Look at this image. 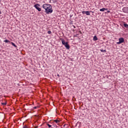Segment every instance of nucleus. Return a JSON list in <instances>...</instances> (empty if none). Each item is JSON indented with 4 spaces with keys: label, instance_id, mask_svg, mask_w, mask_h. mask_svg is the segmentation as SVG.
Masks as SVG:
<instances>
[{
    "label": "nucleus",
    "instance_id": "obj_1",
    "mask_svg": "<svg viewBox=\"0 0 128 128\" xmlns=\"http://www.w3.org/2000/svg\"><path fill=\"white\" fill-rule=\"evenodd\" d=\"M42 8H44V10H45V12L48 14H52V8L51 4H44L42 6Z\"/></svg>",
    "mask_w": 128,
    "mask_h": 128
},
{
    "label": "nucleus",
    "instance_id": "obj_2",
    "mask_svg": "<svg viewBox=\"0 0 128 128\" xmlns=\"http://www.w3.org/2000/svg\"><path fill=\"white\" fill-rule=\"evenodd\" d=\"M60 40H62V44L66 48H67V50H70V45L68 44V42H66L64 39H61Z\"/></svg>",
    "mask_w": 128,
    "mask_h": 128
},
{
    "label": "nucleus",
    "instance_id": "obj_3",
    "mask_svg": "<svg viewBox=\"0 0 128 128\" xmlns=\"http://www.w3.org/2000/svg\"><path fill=\"white\" fill-rule=\"evenodd\" d=\"M119 42H117V44H122L124 42V39L123 38H120L118 39Z\"/></svg>",
    "mask_w": 128,
    "mask_h": 128
},
{
    "label": "nucleus",
    "instance_id": "obj_4",
    "mask_svg": "<svg viewBox=\"0 0 128 128\" xmlns=\"http://www.w3.org/2000/svg\"><path fill=\"white\" fill-rule=\"evenodd\" d=\"M40 4H36L34 6V7L36 8L38 12H40V10H42V8H40Z\"/></svg>",
    "mask_w": 128,
    "mask_h": 128
},
{
    "label": "nucleus",
    "instance_id": "obj_5",
    "mask_svg": "<svg viewBox=\"0 0 128 128\" xmlns=\"http://www.w3.org/2000/svg\"><path fill=\"white\" fill-rule=\"evenodd\" d=\"M90 11H86L85 14L86 16H90Z\"/></svg>",
    "mask_w": 128,
    "mask_h": 128
},
{
    "label": "nucleus",
    "instance_id": "obj_6",
    "mask_svg": "<svg viewBox=\"0 0 128 128\" xmlns=\"http://www.w3.org/2000/svg\"><path fill=\"white\" fill-rule=\"evenodd\" d=\"M100 12H104V10H108V8H102L100 9Z\"/></svg>",
    "mask_w": 128,
    "mask_h": 128
},
{
    "label": "nucleus",
    "instance_id": "obj_7",
    "mask_svg": "<svg viewBox=\"0 0 128 128\" xmlns=\"http://www.w3.org/2000/svg\"><path fill=\"white\" fill-rule=\"evenodd\" d=\"M93 40H98V37H96V36H94L93 38Z\"/></svg>",
    "mask_w": 128,
    "mask_h": 128
},
{
    "label": "nucleus",
    "instance_id": "obj_8",
    "mask_svg": "<svg viewBox=\"0 0 128 128\" xmlns=\"http://www.w3.org/2000/svg\"><path fill=\"white\" fill-rule=\"evenodd\" d=\"M101 52H106V50H100Z\"/></svg>",
    "mask_w": 128,
    "mask_h": 128
},
{
    "label": "nucleus",
    "instance_id": "obj_9",
    "mask_svg": "<svg viewBox=\"0 0 128 128\" xmlns=\"http://www.w3.org/2000/svg\"><path fill=\"white\" fill-rule=\"evenodd\" d=\"M54 122L56 124H58V122H60V120H54Z\"/></svg>",
    "mask_w": 128,
    "mask_h": 128
},
{
    "label": "nucleus",
    "instance_id": "obj_10",
    "mask_svg": "<svg viewBox=\"0 0 128 128\" xmlns=\"http://www.w3.org/2000/svg\"><path fill=\"white\" fill-rule=\"evenodd\" d=\"M12 44L13 45V46H14L15 48H16V46L14 43L12 42Z\"/></svg>",
    "mask_w": 128,
    "mask_h": 128
},
{
    "label": "nucleus",
    "instance_id": "obj_11",
    "mask_svg": "<svg viewBox=\"0 0 128 128\" xmlns=\"http://www.w3.org/2000/svg\"><path fill=\"white\" fill-rule=\"evenodd\" d=\"M124 26L125 28H128V24H124Z\"/></svg>",
    "mask_w": 128,
    "mask_h": 128
},
{
    "label": "nucleus",
    "instance_id": "obj_12",
    "mask_svg": "<svg viewBox=\"0 0 128 128\" xmlns=\"http://www.w3.org/2000/svg\"><path fill=\"white\" fill-rule=\"evenodd\" d=\"M4 42H10V41L8 40H4Z\"/></svg>",
    "mask_w": 128,
    "mask_h": 128
},
{
    "label": "nucleus",
    "instance_id": "obj_13",
    "mask_svg": "<svg viewBox=\"0 0 128 128\" xmlns=\"http://www.w3.org/2000/svg\"><path fill=\"white\" fill-rule=\"evenodd\" d=\"M47 124V126H48V128H52V126L50 125V124Z\"/></svg>",
    "mask_w": 128,
    "mask_h": 128
},
{
    "label": "nucleus",
    "instance_id": "obj_14",
    "mask_svg": "<svg viewBox=\"0 0 128 128\" xmlns=\"http://www.w3.org/2000/svg\"><path fill=\"white\" fill-rule=\"evenodd\" d=\"M48 34H51L52 32L51 31H48Z\"/></svg>",
    "mask_w": 128,
    "mask_h": 128
},
{
    "label": "nucleus",
    "instance_id": "obj_15",
    "mask_svg": "<svg viewBox=\"0 0 128 128\" xmlns=\"http://www.w3.org/2000/svg\"><path fill=\"white\" fill-rule=\"evenodd\" d=\"M2 104L3 106H6V102H3V103H2Z\"/></svg>",
    "mask_w": 128,
    "mask_h": 128
},
{
    "label": "nucleus",
    "instance_id": "obj_16",
    "mask_svg": "<svg viewBox=\"0 0 128 128\" xmlns=\"http://www.w3.org/2000/svg\"><path fill=\"white\" fill-rule=\"evenodd\" d=\"M82 14H86V11H82Z\"/></svg>",
    "mask_w": 128,
    "mask_h": 128
},
{
    "label": "nucleus",
    "instance_id": "obj_17",
    "mask_svg": "<svg viewBox=\"0 0 128 128\" xmlns=\"http://www.w3.org/2000/svg\"><path fill=\"white\" fill-rule=\"evenodd\" d=\"M23 128H28V127L26 126H24Z\"/></svg>",
    "mask_w": 128,
    "mask_h": 128
},
{
    "label": "nucleus",
    "instance_id": "obj_18",
    "mask_svg": "<svg viewBox=\"0 0 128 128\" xmlns=\"http://www.w3.org/2000/svg\"><path fill=\"white\" fill-rule=\"evenodd\" d=\"M128 8H124V10H128Z\"/></svg>",
    "mask_w": 128,
    "mask_h": 128
},
{
    "label": "nucleus",
    "instance_id": "obj_19",
    "mask_svg": "<svg viewBox=\"0 0 128 128\" xmlns=\"http://www.w3.org/2000/svg\"><path fill=\"white\" fill-rule=\"evenodd\" d=\"M0 14H2V12L0 11Z\"/></svg>",
    "mask_w": 128,
    "mask_h": 128
},
{
    "label": "nucleus",
    "instance_id": "obj_20",
    "mask_svg": "<svg viewBox=\"0 0 128 128\" xmlns=\"http://www.w3.org/2000/svg\"><path fill=\"white\" fill-rule=\"evenodd\" d=\"M58 76H60V75H59V74H58Z\"/></svg>",
    "mask_w": 128,
    "mask_h": 128
},
{
    "label": "nucleus",
    "instance_id": "obj_21",
    "mask_svg": "<svg viewBox=\"0 0 128 128\" xmlns=\"http://www.w3.org/2000/svg\"><path fill=\"white\" fill-rule=\"evenodd\" d=\"M34 108H36V107H34Z\"/></svg>",
    "mask_w": 128,
    "mask_h": 128
},
{
    "label": "nucleus",
    "instance_id": "obj_22",
    "mask_svg": "<svg viewBox=\"0 0 128 128\" xmlns=\"http://www.w3.org/2000/svg\"><path fill=\"white\" fill-rule=\"evenodd\" d=\"M108 12H110V11H108Z\"/></svg>",
    "mask_w": 128,
    "mask_h": 128
}]
</instances>
